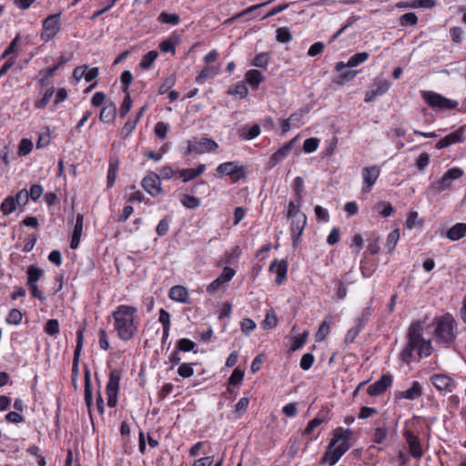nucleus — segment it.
<instances>
[{
	"instance_id": "f257e3e1",
	"label": "nucleus",
	"mask_w": 466,
	"mask_h": 466,
	"mask_svg": "<svg viewBox=\"0 0 466 466\" xmlns=\"http://www.w3.org/2000/svg\"><path fill=\"white\" fill-rule=\"evenodd\" d=\"M423 328L420 321L412 322L406 334V343L400 353V360L409 364L429 357L432 352L430 339H424Z\"/></svg>"
},
{
	"instance_id": "f03ea898",
	"label": "nucleus",
	"mask_w": 466,
	"mask_h": 466,
	"mask_svg": "<svg viewBox=\"0 0 466 466\" xmlns=\"http://www.w3.org/2000/svg\"><path fill=\"white\" fill-rule=\"evenodd\" d=\"M114 331L124 342L132 340L138 333L137 309L132 305L120 304L111 313Z\"/></svg>"
},
{
	"instance_id": "7ed1b4c3",
	"label": "nucleus",
	"mask_w": 466,
	"mask_h": 466,
	"mask_svg": "<svg viewBox=\"0 0 466 466\" xmlns=\"http://www.w3.org/2000/svg\"><path fill=\"white\" fill-rule=\"evenodd\" d=\"M353 435L350 429L338 427L333 431V436L320 459V463L334 466L339 460L350 449V440Z\"/></svg>"
},
{
	"instance_id": "20e7f679",
	"label": "nucleus",
	"mask_w": 466,
	"mask_h": 466,
	"mask_svg": "<svg viewBox=\"0 0 466 466\" xmlns=\"http://www.w3.org/2000/svg\"><path fill=\"white\" fill-rule=\"evenodd\" d=\"M432 326L433 339L435 343L442 348H450L457 338V321L451 313L434 319Z\"/></svg>"
},
{
	"instance_id": "39448f33",
	"label": "nucleus",
	"mask_w": 466,
	"mask_h": 466,
	"mask_svg": "<svg viewBox=\"0 0 466 466\" xmlns=\"http://www.w3.org/2000/svg\"><path fill=\"white\" fill-rule=\"evenodd\" d=\"M464 175L463 169L461 167L449 168L441 177V179L430 184L428 190L433 195H438L443 191L449 190L452 187V183L461 178Z\"/></svg>"
},
{
	"instance_id": "423d86ee",
	"label": "nucleus",
	"mask_w": 466,
	"mask_h": 466,
	"mask_svg": "<svg viewBox=\"0 0 466 466\" xmlns=\"http://www.w3.org/2000/svg\"><path fill=\"white\" fill-rule=\"evenodd\" d=\"M218 176H228L233 183L247 177V167L238 165L237 161H228L219 164L216 168Z\"/></svg>"
},
{
	"instance_id": "0eeeda50",
	"label": "nucleus",
	"mask_w": 466,
	"mask_h": 466,
	"mask_svg": "<svg viewBox=\"0 0 466 466\" xmlns=\"http://www.w3.org/2000/svg\"><path fill=\"white\" fill-rule=\"evenodd\" d=\"M421 96L430 106L440 110L453 109L458 106L457 101L447 98L433 91H423L421 92Z\"/></svg>"
},
{
	"instance_id": "6e6552de",
	"label": "nucleus",
	"mask_w": 466,
	"mask_h": 466,
	"mask_svg": "<svg viewBox=\"0 0 466 466\" xmlns=\"http://www.w3.org/2000/svg\"><path fill=\"white\" fill-rule=\"evenodd\" d=\"M60 17L61 13L52 14L46 17L42 22L41 39L44 42H49L60 31Z\"/></svg>"
},
{
	"instance_id": "1a4fd4ad",
	"label": "nucleus",
	"mask_w": 466,
	"mask_h": 466,
	"mask_svg": "<svg viewBox=\"0 0 466 466\" xmlns=\"http://www.w3.org/2000/svg\"><path fill=\"white\" fill-rule=\"evenodd\" d=\"M218 147V143L212 138L203 137L200 140H188L186 155L195 153L201 155L206 152H213Z\"/></svg>"
},
{
	"instance_id": "9d476101",
	"label": "nucleus",
	"mask_w": 466,
	"mask_h": 466,
	"mask_svg": "<svg viewBox=\"0 0 466 466\" xmlns=\"http://www.w3.org/2000/svg\"><path fill=\"white\" fill-rule=\"evenodd\" d=\"M236 274V270L230 267H225L221 274L207 287L209 295L215 294L220 289H224Z\"/></svg>"
},
{
	"instance_id": "9b49d317",
	"label": "nucleus",
	"mask_w": 466,
	"mask_h": 466,
	"mask_svg": "<svg viewBox=\"0 0 466 466\" xmlns=\"http://www.w3.org/2000/svg\"><path fill=\"white\" fill-rule=\"evenodd\" d=\"M361 175L363 178L362 191L370 192L380 175V168L377 165L365 167L362 168Z\"/></svg>"
},
{
	"instance_id": "f8f14e48",
	"label": "nucleus",
	"mask_w": 466,
	"mask_h": 466,
	"mask_svg": "<svg viewBox=\"0 0 466 466\" xmlns=\"http://www.w3.org/2000/svg\"><path fill=\"white\" fill-rule=\"evenodd\" d=\"M299 137H295L288 143H286L283 147H281L279 150H277L269 158L267 166L268 169H271L275 166H277L279 162L284 160L289 152L294 147L296 142L298 141Z\"/></svg>"
},
{
	"instance_id": "ddd939ff",
	"label": "nucleus",
	"mask_w": 466,
	"mask_h": 466,
	"mask_svg": "<svg viewBox=\"0 0 466 466\" xmlns=\"http://www.w3.org/2000/svg\"><path fill=\"white\" fill-rule=\"evenodd\" d=\"M143 188L152 197H157L161 192L160 177L155 172H149L142 180Z\"/></svg>"
},
{
	"instance_id": "4468645a",
	"label": "nucleus",
	"mask_w": 466,
	"mask_h": 466,
	"mask_svg": "<svg viewBox=\"0 0 466 466\" xmlns=\"http://www.w3.org/2000/svg\"><path fill=\"white\" fill-rule=\"evenodd\" d=\"M423 394L422 387L417 380L412 381L410 388L405 390H399L394 393V399L396 401L402 399L409 400H415L421 397Z\"/></svg>"
},
{
	"instance_id": "2eb2a0df",
	"label": "nucleus",
	"mask_w": 466,
	"mask_h": 466,
	"mask_svg": "<svg viewBox=\"0 0 466 466\" xmlns=\"http://www.w3.org/2000/svg\"><path fill=\"white\" fill-rule=\"evenodd\" d=\"M392 382L393 378L390 374H383L379 380L368 387L367 392L371 397L381 395Z\"/></svg>"
},
{
	"instance_id": "dca6fc26",
	"label": "nucleus",
	"mask_w": 466,
	"mask_h": 466,
	"mask_svg": "<svg viewBox=\"0 0 466 466\" xmlns=\"http://www.w3.org/2000/svg\"><path fill=\"white\" fill-rule=\"evenodd\" d=\"M431 381L440 391L452 392L456 387L453 379L446 374H434Z\"/></svg>"
},
{
	"instance_id": "f3484780",
	"label": "nucleus",
	"mask_w": 466,
	"mask_h": 466,
	"mask_svg": "<svg viewBox=\"0 0 466 466\" xmlns=\"http://www.w3.org/2000/svg\"><path fill=\"white\" fill-rule=\"evenodd\" d=\"M307 224L306 215H299V218H292L290 225L292 244L294 247L298 246L300 237L304 231Z\"/></svg>"
},
{
	"instance_id": "a211bd4d",
	"label": "nucleus",
	"mask_w": 466,
	"mask_h": 466,
	"mask_svg": "<svg viewBox=\"0 0 466 466\" xmlns=\"http://www.w3.org/2000/svg\"><path fill=\"white\" fill-rule=\"evenodd\" d=\"M403 436L409 445L410 455L415 459H420L423 451L419 438L410 431H404Z\"/></svg>"
},
{
	"instance_id": "6ab92c4d",
	"label": "nucleus",
	"mask_w": 466,
	"mask_h": 466,
	"mask_svg": "<svg viewBox=\"0 0 466 466\" xmlns=\"http://www.w3.org/2000/svg\"><path fill=\"white\" fill-rule=\"evenodd\" d=\"M464 127H460L454 132H451L441 138L435 145L437 149H442L453 144L461 143L463 141Z\"/></svg>"
},
{
	"instance_id": "aec40b11",
	"label": "nucleus",
	"mask_w": 466,
	"mask_h": 466,
	"mask_svg": "<svg viewBox=\"0 0 466 466\" xmlns=\"http://www.w3.org/2000/svg\"><path fill=\"white\" fill-rule=\"evenodd\" d=\"M269 271L276 273V283L281 285L287 278L288 262L285 259L273 260L269 265Z\"/></svg>"
},
{
	"instance_id": "412c9836",
	"label": "nucleus",
	"mask_w": 466,
	"mask_h": 466,
	"mask_svg": "<svg viewBox=\"0 0 466 466\" xmlns=\"http://www.w3.org/2000/svg\"><path fill=\"white\" fill-rule=\"evenodd\" d=\"M328 420L329 419L327 418L326 413L319 412L314 419L309 420V422L308 423L307 427L305 428V430L303 431V435L309 437L310 440H317L319 433H317L316 435L312 436L314 430L316 428H318L319 425H321L322 423L327 422Z\"/></svg>"
},
{
	"instance_id": "4be33fe9",
	"label": "nucleus",
	"mask_w": 466,
	"mask_h": 466,
	"mask_svg": "<svg viewBox=\"0 0 466 466\" xmlns=\"http://www.w3.org/2000/svg\"><path fill=\"white\" fill-rule=\"evenodd\" d=\"M84 330L85 328H80L76 331V345L74 351V359H73V367H72V375L77 377L78 373V360L80 357V353L82 350L83 343H84Z\"/></svg>"
},
{
	"instance_id": "5701e85b",
	"label": "nucleus",
	"mask_w": 466,
	"mask_h": 466,
	"mask_svg": "<svg viewBox=\"0 0 466 466\" xmlns=\"http://www.w3.org/2000/svg\"><path fill=\"white\" fill-rule=\"evenodd\" d=\"M83 224L84 216L82 214H77L70 241V248L72 249H76L80 244V238L83 231Z\"/></svg>"
},
{
	"instance_id": "b1692460",
	"label": "nucleus",
	"mask_w": 466,
	"mask_h": 466,
	"mask_svg": "<svg viewBox=\"0 0 466 466\" xmlns=\"http://www.w3.org/2000/svg\"><path fill=\"white\" fill-rule=\"evenodd\" d=\"M260 131V126L258 124L252 126L243 125L238 128V135L243 139L251 140L258 137Z\"/></svg>"
},
{
	"instance_id": "393cba45",
	"label": "nucleus",
	"mask_w": 466,
	"mask_h": 466,
	"mask_svg": "<svg viewBox=\"0 0 466 466\" xmlns=\"http://www.w3.org/2000/svg\"><path fill=\"white\" fill-rule=\"evenodd\" d=\"M245 81L250 85L254 90H257L259 85L264 81V76L259 70L250 69L245 74Z\"/></svg>"
},
{
	"instance_id": "a878e982",
	"label": "nucleus",
	"mask_w": 466,
	"mask_h": 466,
	"mask_svg": "<svg viewBox=\"0 0 466 466\" xmlns=\"http://www.w3.org/2000/svg\"><path fill=\"white\" fill-rule=\"evenodd\" d=\"M116 116V106L113 102L106 104L100 111L99 119L106 124L112 123Z\"/></svg>"
},
{
	"instance_id": "bb28decb",
	"label": "nucleus",
	"mask_w": 466,
	"mask_h": 466,
	"mask_svg": "<svg viewBox=\"0 0 466 466\" xmlns=\"http://www.w3.org/2000/svg\"><path fill=\"white\" fill-rule=\"evenodd\" d=\"M169 299L180 302V303H187L188 300V292L187 289L183 286H174L169 290Z\"/></svg>"
},
{
	"instance_id": "cd10ccee",
	"label": "nucleus",
	"mask_w": 466,
	"mask_h": 466,
	"mask_svg": "<svg viewBox=\"0 0 466 466\" xmlns=\"http://www.w3.org/2000/svg\"><path fill=\"white\" fill-rule=\"evenodd\" d=\"M120 379L121 374L118 370L115 369L110 371L106 389V393L118 394Z\"/></svg>"
},
{
	"instance_id": "c85d7f7f",
	"label": "nucleus",
	"mask_w": 466,
	"mask_h": 466,
	"mask_svg": "<svg viewBox=\"0 0 466 466\" xmlns=\"http://www.w3.org/2000/svg\"><path fill=\"white\" fill-rule=\"evenodd\" d=\"M466 236V223H456L450 228L446 233V237L451 241H457Z\"/></svg>"
},
{
	"instance_id": "c756f323",
	"label": "nucleus",
	"mask_w": 466,
	"mask_h": 466,
	"mask_svg": "<svg viewBox=\"0 0 466 466\" xmlns=\"http://www.w3.org/2000/svg\"><path fill=\"white\" fill-rule=\"evenodd\" d=\"M179 43V36L177 35L175 33H173L171 35H169L167 38L163 40L159 44V49L163 53H171L172 55H175L176 53V46Z\"/></svg>"
},
{
	"instance_id": "7c9ffc66",
	"label": "nucleus",
	"mask_w": 466,
	"mask_h": 466,
	"mask_svg": "<svg viewBox=\"0 0 466 466\" xmlns=\"http://www.w3.org/2000/svg\"><path fill=\"white\" fill-rule=\"evenodd\" d=\"M119 161L116 157H111L108 164L107 176H106V186L112 187L116 179V174L118 170Z\"/></svg>"
},
{
	"instance_id": "2f4dec72",
	"label": "nucleus",
	"mask_w": 466,
	"mask_h": 466,
	"mask_svg": "<svg viewBox=\"0 0 466 466\" xmlns=\"http://www.w3.org/2000/svg\"><path fill=\"white\" fill-rule=\"evenodd\" d=\"M84 400H85L86 405L90 410L92 403H93V393H92L91 375H90L89 370H86V371H85Z\"/></svg>"
},
{
	"instance_id": "473e14b6",
	"label": "nucleus",
	"mask_w": 466,
	"mask_h": 466,
	"mask_svg": "<svg viewBox=\"0 0 466 466\" xmlns=\"http://www.w3.org/2000/svg\"><path fill=\"white\" fill-rule=\"evenodd\" d=\"M26 274H27V285H35V284H37V282L43 277L44 271H43V269H41L37 267L30 266L27 268Z\"/></svg>"
},
{
	"instance_id": "72a5a7b5",
	"label": "nucleus",
	"mask_w": 466,
	"mask_h": 466,
	"mask_svg": "<svg viewBox=\"0 0 466 466\" xmlns=\"http://www.w3.org/2000/svg\"><path fill=\"white\" fill-rule=\"evenodd\" d=\"M218 75V70L214 66H205L196 77V82L198 85L205 83L206 79L213 78Z\"/></svg>"
},
{
	"instance_id": "f704fd0d",
	"label": "nucleus",
	"mask_w": 466,
	"mask_h": 466,
	"mask_svg": "<svg viewBox=\"0 0 466 466\" xmlns=\"http://www.w3.org/2000/svg\"><path fill=\"white\" fill-rule=\"evenodd\" d=\"M301 203L302 202L297 201V198L294 201H289L286 213V217L288 219L299 218V215H305L303 212L300 211Z\"/></svg>"
},
{
	"instance_id": "c9c22d12",
	"label": "nucleus",
	"mask_w": 466,
	"mask_h": 466,
	"mask_svg": "<svg viewBox=\"0 0 466 466\" xmlns=\"http://www.w3.org/2000/svg\"><path fill=\"white\" fill-rule=\"evenodd\" d=\"M389 435V429L386 426L377 427L373 433L371 440L376 444H382Z\"/></svg>"
},
{
	"instance_id": "e433bc0d",
	"label": "nucleus",
	"mask_w": 466,
	"mask_h": 466,
	"mask_svg": "<svg viewBox=\"0 0 466 466\" xmlns=\"http://www.w3.org/2000/svg\"><path fill=\"white\" fill-rule=\"evenodd\" d=\"M157 56L158 53L156 50H151L147 52L141 58V61L139 63L140 67L143 69H149L152 66L153 63L157 58Z\"/></svg>"
},
{
	"instance_id": "4c0bfd02",
	"label": "nucleus",
	"mask_w": 466,
	"mask_h": 466,
	"mask_svg": "<svg viewBox=\"0 0 466 466\" xmlns=\"http://www.w3.org/2000/svg\"><path fill=\"white\" fill-rule=\"evenodd\" d=\"M370 57V54L367 52H360L351 56L348 60V66L352 68L367 61Z\"/></svg>"
},
{
	"instance_id": "58836bf2",
	"label": "nucleus",
	"mask_w": 466,
	"mask_h": 466,
	"mask_svg": "<svg viewBox=\"0 0 466 466\" xmlns=\"http://www.w3.org/2000/svg\"><path fill=\"white\" fill-rule=\"evenodd\" d=\"M196 343L189 339H179L176 343V349L178 351L190 352L195 351Z\"/></svg>"
},
{
	"instance_id": "ea45409f",
	"label": "nucleus",
	"mask_w": 466,
	"mask_h": 466,
	"mask_svg": "<svg viewBox=\"0 0 466 466\" xmlns=\"http://www.w3.org/2000/svg\"><path fill=\"white\" fill-rule=\"evenodd\" d=\"M16 208L17 205L15 202L13 196L6 197L0 205V210L4 215H10L16 209Z\"/></svg>"
},
{
	"instance_id": "a19ab883",
	"label": "nucleus",
	"mask_w": 466,
	"mask_h": 466,
	"mask_svg": "<svg viewBox=\"0 0 466 466\" xmlns=\"http://www.w3.org/2000/svg\"><path fill=\"white\" fill-rule=\"evenodd\" d=\"M270 54L268 52H262L258 54L252 60L251 66L260 68H266L268 65Z\"/></svg>"
},
{
	"instance_id": "79ce46f5",
	"label": "nucleus",
	"mask_w": 466,
	"mask_h": 466,
	"mask_svg": "<svg viewBox=\"0 0 466 466\" xmlns=\"http://www.w3.org/2000/svg\"><path fill=\"white\" fill-rule=\"evenodd\" d=\"M180 202L185 208L189 209L198 208L201 203L199 198L187 194H185L181 197Z\"/></svg>"
},
{
	"instance_id": "37998d69",
	"label": "nucleus",
	"mask_w": 466,
	"mask_h": 466,
	"mask_svg": "<svg viewBox=\"0 0 466 466\" xmlns=\"http://www.w3.org/2000/svg\"><path fill=\"white\" fill-rule=\"evenodd\" d=\"M157 21L163 24H169L172 25H177L180 23V18L177 14H169L167 12H162L158 17Z\"/></svg>"
},
{
	"instance_id": "c03bdc74",
	"label": "nucleus",
	"mask_w": 466,
	"mask_h": 466,
	"mask_svg": "<svg viewBox=\"0 0 466 466\" xmlns=\"http://www.w3.org/2000/svg\"><path fill=\"white\" fill-rule=\"evenodd\" d=\"M55 93V88L50 87L46 90L43 96L35 102V107L37 109H44L49 103L51 97Z\"/></svg>"
},
{
	"instance_id": "a18cd8bd",
	"label": "nucleus",
	"mask_w": 466,
	"mask_h": 466,
	"mask_svg": "<svg viewBox=\"0 0 466 466\" xmlns=\"http://www.w3.org/2000/svg\"><path fill=\"white\" fill-rule=\"evenodd\" d=\"M293 191L297 201L302 202L304 191V180L301 177H296L293 179Z\"/></svg>"
},
{
	"instance_id": "49530a36",
	"label": "nucleus",
	"mask_w": 466,
	"mask_h": 466,
	"mask_svg": "<svg viewBox=\"0 0 466 466\" xmlns=\"http://www.w3.org/2000/svg\"><path fill=\"white\" fill-rule=\"evenodd\" d=\"M228 95H238L241 98H245L248 94V89L245 82H238L234 87L229 88Z\"/></svg>"
},
{
	"instance_id": "de8ad7c7",
	"label": "nucleus",
	"mask_w": 466,
	"mask_h": 466,
	"mask_svg": "<svg viewBox=\"0 0 466 466\" xmlns=\"http://www.w3.org/2000/svg\"><path fill=\"white\" fill-rule=\"evenodd\" d=\"M375 209L379 212V214L383 217V218H388L390 217L393 211H394V208L393 207L391 206V204L390 202H386V201H381V202H379L376 206H375Z\"/></svg>"
},
{
	"instance_id": "09e8293b",
	"label": "nucleus",
	"mask_w": 466,
	"mask_h": 466,
	"mask_svg": "<svg viewBox=\"0 0 466 466\" xmlns=\"http://www.w3.org/2000/svg\"><path fill=\"white\" fill-rule=\"evenodd\" d=\"M400 239V230L394 229L390 231L387 237L386 247L389 252H392L395 249V247Z\"/></svg>"
},
{
	"instance_id": "8fccbe9b",
	"label": "nucleus",
	"mask_w": 466,
	"mask_h": 466,
	"mask_svg": "<svg viewBox=\"0 0 466 466\" xmlns=\"http://www.w3.org/2000/svg\"><path fill=\"white\" fill-rule=\"evenodd\" d=\"M23 314L17 309H12L6 316V322L10 325H19L22 322Z\"/></svg>"
},
{
	"instance_id": "3c124183",
	"label": "nucleus",
	"mask_w": 466,
	"mask_h": 466,
	"mask_svg": "<svg viewBox=\"0 0 466 466\" xmlns=\"http://www.w3.org/2000/svg\"><path fill=\"white\" fill-rule=\"evenodd\" d=\"M276 38L279 43L287 44L291 41L292 35L289 29L286 26H283L277 29Z\"/></svg>"
},
{
	"instance_id": "603ef678",
	"label": "nucleus",
	"mask_w": 466,
	"mask_h": 466,
	"mask_svg": "<svg viewBox=\"0 0 466 466\" xmlns=\"http://www.w3.org/2000/svg\"><path fill=\"white\" fill-rule=\"evenodd\" d=\"M33 149V142L28 138H23L19 145L17 155L20 157H25L28 155Z\"/></svg>"
},
{
	"instance_id": "864d4df0",
	"label": "nucleus",
	"mask_w": 466,
	"mask_h": 466,
	"mask_svg": "<svg viewBox=\"0 0 466 466\" xmlns=\"http://www.w3.org/2000/svg\"><path fill=\"white\" fill-rule=\"evenodd\" d=\"M372 86L379 91V94L384 95L388 92L391 84L389 80L383 78H375Z\"/></svg>"
},
{
	"instance_id": "5fc2aeb1",
	"label": "nucleus",
	"mask_w": 466,
	"mask_h": 466,
	"mask_svg": "<svg viewBox=\"0 0 466 466\" xmlns=\"http://www.w3.org/2000/svg\"><path fill=\"white\" fill-rule=\"evenodd\" d=\"M15 202L16 203L17 207L24 208L26 206L29 200V195L27 194V189L23 188L20 191L16 193L15 196L13 197ZM24 209L21 208V211Z\"/></svg>"
},
{
	"instance_id": "6e6d98bb",
	"label": "nucleus",
	"mask_w": 466,
	"mask_h": 466,
	"mask_svg": "<svg viewBox=\"0 0 466 466\" xmlns=\"http://www.w3.org/2000/svg\"><path fill=\"white\" fill-rule=\"evenodd\" d=\"M171 222V218L168 216H166L163 218L157 224L156 228L157 234L160 237L165 236L169 229V225Z\"/></svg>"
},
{
	"instance_id": "4d7b16f0",
	"label": "nucleus",
	"mask_w": 466,
	"mask_h": 466,
	"mask_svg": "<svg viewBox=\"0 0 466 466\" xmlns=\"http://www.w3.org/2000/svg\"><path fill=\"white\" fill-rule=\"evenodd\" d=\"M249 399L247 397L241 398L235 406V417L240 418L248 410Z\"/></svg>"
},
{
	"instance_id": "13d9d810",
	"label": "nucleus",
	"mask_w": 466,
	"mask_h": 466,
	"mask_svg": "<svg viewBox=\"0 0 466 466\" xmlns=\"http://www.w3.org/2000/svg\"><path fill=\"white\" fill-rule=\"evenodd\" d=\"M120 81L122 84V91L126 94H129L128 87L133 81V75L129 70H125L120 76Z\"/></svg>"
},
{
	"instance_id": "bf43d9fd",
	"label": "nucleus",
	"mask_w": 466,
	"mask_h": 466,
	"mask_svg": "<svg viewBox=\"0 0 466 466\" xmlns=\"http://www.w3.org/2000/svg\"><path fill=\"white\" fill-rule=\"evenodd\" d=\"M418 23V17L414 13H406L400 17L401 26L415 25Z\"/></svg>"
},
{
	"instance_id": "052dcab7",
	"label": "nucleus",
	"mask_w": 466,
	"mask_h": 466,
	"mask_svg": "<svg viewBox=\"0 0 466 466\" xmlns=\"http://www.w3.org/2000/svg\"><path fill=\"white\" fill-rule=\"evenodd\" d=\"M319 139L316 137L307 138L303 143V150L305 153H313L317 150Z\"/></svg>"
},
{
	"instance_id": "680f3d73",
	"label": "nucleus",
	"mask_w": 466,
	"mask_h": 466,
	"mask_svg": "<svg viewBox=\"0 0 466 466\" xmlns=\"http://www.w3.org/2000/svg\"><path fill=\"white\" fill-rule=\"evenodd\" d=\"M244 378V371L239 369H235L228 380V385L236 386L241 383Z\"/></svg>"
},
{
	"instance_id": "e2e57ef3",
	"label": "nucleus",
	"mask_w": 466,
	"mask_h": 466,
	"mask_svg": "<svg viewBox=\"0 0 466 466\" xmlns=\"http://www.w3.org/2000/svg\"><path fill=\"white\" fill-rule=\"evenodd\" d=\"M177 374L182 378H189L194 374L193 363L184 362L179 365Z\"/></svg>"
},
{
	"instance_id": "0e129e2a",
	"label": "nucleus",
	"mask_w": 466,
	"mask_h": 466,
	"mask_svg": "<svg viewBox=\"0 0 466 466\" xmlns=\"http://www.w3.org/2000/svg\"><path fill=\"white\" fill-rule=\"evenodd\" d=\"M137 124V118L135 119H127L125 123L124 127L121 129V136L124 138H127L136 128Z\"/></svg>"
},
{
	"instance_id": "69168bd1",
	"label": "nucleus",
	"mask_w": 466,
	"mask_h": 466,
	"mask_svg": "<svg viewBox=\"0 0 466 466\" xmlns=\"http://www.w3.org/2000/svg\"><path fill=\"white\" fill-rule=\"evenodd\" d=\"M256 327L257 325L255 321L249 318L243 319L240 322L241 331L246 335H249L256 329Z\"/></svg>"
},
{
	"instance_id": "338daca9",
	"label": "nucleus",
	"mask_w": 466,
	"mask_h": 466,
	"mask_svg": "<svg viewBox=\"0 0 466 466\" xmlns=\"http://www.w3.org/2000/svg\"><path fill=\"white\" fill-rule=\"evenodd\" d=\"M315 360V357L312 353H305L299 361V366L303 370H309Z\"/></svg>"
},
{
	"instance_id": "774afa93",
	"label": "nucleus",
	"mask_w": 466,
	"mask_h": 466,
	"mask_svg": "<svg viewBox=\"0 0 466 466\" xmlns=\"http://www.w3.org/2000/svg\"><path fill=\"white\" fill-rule=\"evenodd\" d=\"M44 329L48 335H56L59 332L58 320L54 319L47 320Z\"/></svg>"
}]
</instances>
